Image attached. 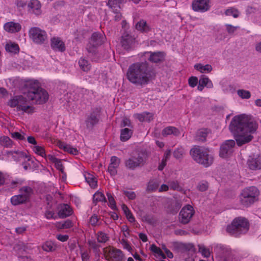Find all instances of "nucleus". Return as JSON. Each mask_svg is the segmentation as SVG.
I'll list each match as a JSON object with an SVG mask.
<instances>
[{
	"label": "nucleus",
	"instance_id": "1",
	"mask_svg": "<svg viewBox=\"0 0 261 261\" xmlns=\"http://www.w3.org/2000/svg\"><path fill=\"white\" fill-rule=\"evenodd\" d=\"M257 124L252 119L244 116H234L229 125V129L233 134L238 146L251 141L253 136L251 134L254 133Z\"/></svg>",
	"mask_w": 261,
	"mask_h": 261
},
{
	"label": "nucleus",
	"instance_id": "2",
	"mask_svg": "<svg viewBox=\"0 0 261 261\" xmlns=\"http://www.w3.org/2000/svg\"><path fill=\"white\" fill-rule=\"evenodd\" d=\"M128 80L137 86L147 85L150 80V71L146 62L130 65L127 71Z\"/></svg>",
	"mask_w": 261,
	"mask_h": 261
},
{
	"label": "nucleus",
	"instance_id": "3",
	"mask_svg": "<svg viewBox=\"0 0 261 261\" xmlns=\"http://www.w3.org/2000/svg\"><path fill=\"white\" fill-rule=\"evenodd\" d=\"M149 154L144 149L133 152L130 156L124 161L125 167L130 170H135L137 168L144 166L148 161Z\"/></svg>",
	"mask_w": 261,
	"mask_h": 261
},
{
	"label": "nucleus",
	"instance_id": "4",
	"mask_svg": "<svg viewBox=\"0 0 261 261\" xmlns=\"http://www.w3.org/2000/svg\"><path fill=\"white\" fill-rule=\"evenodd\" d=\"M192 159L197 163L205 167L211 166L213 162V157L209 154L208 149L199 146H195L190 151Z\"/></svg>",
	"mask_w": 261,
	"mask_h": 261
},
{
	"label": "nucleus",
	"instance_id": "5",
	"mask_svg": "<svg viewBox=\"0 0 261 261\" xmlns=\"http://www.w3.org/2000/svg\"><path fill=\"white\" fill-rule=\"evenodd\" d=\"M249 227V222L244 217L235 218L231 224L228 225L226 231L231 235L237 237L242 234L246 233Z\"/></svg>",
	"mask_w": 261,
	"mask_h": 261
},
{
	"label": "nucleus",
	"instance_id": "6",
	"mask_svg": "<svg viewBox=\"0 0 261 261\" xmlns=\"http://www.w3.org/2000/svg\"><path fill=\"white\" fill-rule=\"evenodd\" d=\"M259 195V190L254 186L243 189L240 196V201L245 206L248 207L257 201Z\"/></svg>",
	"mask_w": 261,
	"mask_h": 261
},
{
	"label": "nucleus",
	"instance_id": "7",
	"mask_svg": "<svg viewBox=\"0 0 261 261\" xmlns=\"http://www.w3.org/2000/svg\"><path fill=\"white\" fill-rule=\"evenodd\" d=\"M28 99L21 95L15 96L11 99L9 105L12 107H16L17 111H22L25 113L33 112L32 107L29 106Z\"/></svg>",
	"mask_w": 261,
	"mask_h": 261
},
{
	"label": "nucleus",
	"instance_id": "8",
	"mask_svg": "<svg viewBox=\"0 0 261 261\" xmlns=\"http://www.w3.org/2000/svg\"><path fill=\"white\" fill-rule=\"evenodd\" d=\"M27 96L34 103L39 105L46 102L48 99V93L42 88L36 91H28Z\"/></svg>",
	"mask_w": 261,
	"mask_h": 261
},
{
	"label": "nucleus",
	"instance_id": "9",
	"mask_svg": "<svg viewBox=\"0 0 261 261\" xmlns=\"http://www.w3.org/2000/svg\"><path fill=\"white\" fill-rule=\"evenodd\" d=\"M29 35L34 42L43 44L47 40L46 33L37 27L32 28L29 31Z\"/></svg>",
	"mask_w": 261,
	"mask_h": 261
},
{
	"label": "nucleus",
	"instance_id": "10",
	"mask_svg": "<svg viewBox=\"0 0 261 261\" xmlns=\"http://www.w3.org/2000/svg\"><path fill=\"white\" fill-rule=\"evenodd\" d=\"M236 142L233 140L225 141L220 146L219 155L222 158H227L232 154Z\"/></svg>",
	"mask_w": 261,
	"mask_h": 261
},
{
	"label": "nucleus",
	"instance_id": "11",
	"mask_svg": "<svg viewBox=\"0 0 261 261\" xmlns=\"http://www.w3.org/2000/svg\"><path fill=\"white\" fill-rule=\"evenodd\" d=\"M194 214V210L190 205L184 206L179 214V222L184 224L188 223Z\"/></svg>",
	"mask_w": 261,
	"mask_h": 261
},
{
	"label": "nucleus",
	"instance_id": "12",
	"mask_svg": "<svg viewBox=\"0 0 261 261\" xmlns=\"http://www.w3.org/2000/svg\"><path fill=\"white\" fill-rule=\"evenodd\" d=\"M192 8L195 11L206 12L210 8V0H194L192 3Z\"/></svg>",
	"mask_w": 261,
	"mask_h": 261
},
{
	"label": "nucleus",
	"instance_id": "13",
	"mask_svg": "<svg viewBox=\"0 0 261 261\" xmlns=\"http://www.w3.org/2000/svg\"><path fill=\"white\" fill-rule=\"evenodd\" d=\"M149 61L152 63H161L164 61L166 54L163 51L152 52L145 53Z\"/></svg>",
	"mask_w": 261,
	"mask_h": 261
},
{
	"label": "nucleus",
	"instance_id": "14",
	"mask_svg": "<svg viewBox=\"0 0 261 261\" xmlns=\"http://www.w3.org/2000/svg\"><path fill=\"white\" fill-rule=\"evenodd\" d=\"M99 120V114L97 109L93 111L87 116L85 123L87 128L91 129L93 127L98 123Z\"/></svg>",
	"mask_w": 261,
	"mask_h": 261
},
{
	"label": "nucleus",
	"instance_id": "15",
	"mask_svg": "<svg viewBox=\"0 0 261 261\" xmlns=\"http://www.w3.org/2000/svg\"><path fill=\"white\" fill-rule=\"evenodd\" d=\"M248 167L251 170H256L261 169V154L250 156L247 161Z\"/></svg>",
	"mask_w": 261,
	"mask_h": 261
},
{
	"label": "nucleus",
	"instance_id": "16",
	"mask_svg": "<svg viewBox=\"0 0 261 261\" xmlns=\"http://www.w3.org/2000/svg\"><path fill=\"white\" fill-rule=\"evenodd\" d=\"M134 40L135 38L132 35L127 33H124L121 37V45L124 49L128 50L131 48Z\"/></svg>",
	"mask_w": 261,
	"mask_h": 261
},
{
	"label": "nucleus",
	"instance_id": "17",
	"mask_svg": "<svg viewBox=\"0 0 261 261\" xmlns=\"http://www.w3.org/2000/svg\"><path fill=\"white\" fill-rule=\"evenodd\" d=\"M50 46L55 51L63 52L66 48L64 43L59 37H53L51 39Z\"/></svg>",
	"mask_w": 261,
	"mask_h": 261
},
{
	"label": "nucleus",
	"instance_id": "18",
	"mask_svg": "<svg viewBox=\"0 0 261 261\" xmlns=\"http://www.w3.org/2000/svg\"><path fill=\"white\" fill-rule=\"evenodd\" d=\"M28 10L30 13L35 15H39L41 13V4L38 0H31L28 5Z\"/></svg>",
	"mask_w": 261,
	"mask_h": 261
},
{
	"label": "nucleus",
	"instance_id": "19",
	"mask_svg": "<svg viewBox=\"0 0 261 261\" xmlns=\"http://www.w3.org/2000/svg\"><path fill=\"white\" fill-rule=\"evenodd\" d=\"M4 30L10 33H15L20 31L21 26L20 23L14 21L6 23L4 25Z\"/></svg>",
	"mask_w": 261,
	"mask_h": 261
},
{
	"label": "nucleus",
	"instance_id": "20",
	"mask_svg": "<svg viewBox=\"0 0 261 261\" xmlns=\"http://www.w3.org/2000/svg\"><path fill=\"white\" fill-rule=\"evenodd\" d=\"M105 36L100 33H93L91 37L89 42L93 45H101L104 42Z\"/></svg>",
	"mask_w": 261,
	"mask_h": 261
},
{
	"label": "nucleus",
	"instance_id": "21",
	"mask_svg": "<svg viewBox=\"0 0 261 261\" xmlns=\"http://www.w3.org/2000/svg\"><path fill=\"white\" fill-rule=\"evenodd\" d=\"M58 216L60 218L63 219L70 216L72 210L67 204H61L59 206Z\"/></svg>",
	"mask_w": 261,
	"mask_h": 261
},
{
	"label": "nucleus",
	"instance_id": "22",
	"mask_svg": "<svg viewBox=\"0 0 261 261\" xmlns=\"http://www.w3.org/2000/svg\"><path fill=\"white\" fill-rule=\"evenodd\" d=\"M19 192L29 202L33 194V190L31 187L23 186L19 189Z\"/></svg>",
	"mask_w": 261,
	"mask_h": 261
},
{
	"label": "nucleus",
	"instance_id": "23",
	"mask_svg": "<svg viewBox=\"0 0 261 261\" xmlns=\"http://www.w3.org/2000/svg\"><path fill=\"white\" fill-rule=\"evenodd\" d=\"M179 134V130L177 128L173 126H168L165 128L162 132V135L164 137L171 135H173L175 136H178Z\"/></svg>",
	"mask_w": 261,
	"mask_h": 261
},
{
	"label": "nucleus",
	"instance_id": "24",
	"mask_svg": "<svg viewBox=\"0 0 261 261\" xmlns=\"http://www.w3.org/2000/svg\"><path fill=\"white\" fill-rule=\"evenodd\" d=\"M5 49L7 52L16 54L19 53V47L17 44L9 41L5 45Z\"/></svg>",
	"mask_w": 261,
	"mask_h": 261
},
{
	"label": "nucleus",
	"instance_id": "25",
	"mask_svg": "<svg viewBox=\"0 0 261 261\" xmlns=\"http://www.w3.org/2000/svg\"><path fill=\"white\" fill-rule=\"evenodd\" d=\"M11 202L13 205H18L27 203L28 201L20 194H19L11 197Z\"/></svg>",
	"mask_w": 261,
	"mask_h": 261
},
{
	"label": "nucleus",
	"instance_id": "26",
	"mask_svg": "<svg viewBox=\"0 0 261 261\" xmlns=\"http://www.w3.org/2000/svg\"><path fill=\"white\" fill-rule=\"evenodd\" d=\"M194 68L201 73H209L213 70L212 66L210 64L203 65L202 64H196L194 65Z\"/></svg>",
	"mask_w": 261,
	"mask_h": 261
},
{
	"label": "nucleus",
	"instance_id": "27",
	"mask_svg": "<svg viewBox=\"0 0 261 261\" xmlns=\"http://www.w3.org/2000/svg\"><path fill=\"white\" fill-rule=\"evenodd\" d=\"M96 45H93L91 43H89L87 44L86 47V49L88 52V56L92 58L93 60H95L96 59V57L97 56V50Z\"/></svg>",
	"mask_w": 261,
	"mask_h": 261
},
{
	"label": "nucleus",
	"instance_id": "28",
	"mask_svg": "<svg viewBox=\"0 0 261 261\" xmlns=\"http://www.w3.org/2000/svg\"><path fill=\"white\" fill-rule=\"evenodd\" d=\"M133 130L128 128H125L121 130L120 140L122 141L128 140L132 136Z\"/></svg>",
	"mask_w": 261,
	"mask_h": 261
},
{
	"label": "nucleus",
	"instance_id": "29",
	"mask_svg": "<svg viewBox=\"0 0 261 261\" xmlns=\"http://www.w3.org/2000/svg\"><path fill=\"white\" fill-rule=\"evenodd\" d=\"M136 117L140 122L148 121L149 122L153 119V115L150 113H144L142 114H138L136 115Z\"/></svg>",
	"mask_w": 261,
	"mask_h": 261
},
{
	"label": "nucleus",
	"instance_id": "30",
	"mask_svg": "<svg viewBox=\"0 0 261 261\" xmlns=\"http://www.w3.org/2000/svg\"><path fill=\"white\" fill-rule=\"evenodd\" d=\"M79 65L81 70L83 71L87 72L91 68V65L89 61L83 58H81L79 59Z\"/></svg>",
	"mask_w": 261,
	"mask_h": 261
},
{
	"label": "nucleus",
	"instance_id": "31",
	"mask_svg": "<svg viewBox=\"0 0 261 261\" xmlns=\"http://www.w3.org/2000/svg\"><path fill=\"white\" fill-rule=\"evenodd\" d=\"M123 2V0H108L107 5L113 11H117L118 9H120V4Z\"/></svg>",
	"mask_w": 261,
	"mask_h": 261
},
{
	"label": "nucleus",
	"instance_id": "32",
	"mask_svg": "<svg viewBox=\"0 0 261 261\" xmlns=\"http://www.w3.org/2000/svg\"><path fill=\"white\" fill-rule=\"evenodd\" d=\"M111 254L116 261H121L124 257L122 251L118 249H113L111 252Z\"/></svg>",
	"mask_w": 261,
	"mask_h": 261
},
{
	"label": "nucleus",
	"instance_id": "33",
	"mask_svg": "<svg viewBox=\"0 0 261 261\" xmlns=\"http://www.w3.org/2000/svg\"><path fill=\"white\" fill-rule=\"evenodd\" d=\"M207 130L205 129H199L197 132L195 139L199 141H204L207 136Z\"/></svg>",
	"mask_w": 261,
	"mask_h": 261
},
{
	"label": "nucleus",
	"instance_id": "34",
	"mask_svg": "<svg viewBox=\"0 0 261 261\" xmlns=\"http://www.w3.org/2000/svg\"><path fill=\"white\" fill-rule=\"evenodd\" d=\"M136 28L138 31L144 32H147L150 30V28L147 24L146 22L143 20H141L137 23Z\"/></svg>",
	"mask_w": 261,
	"mask_h": 261
},
{
	"label": "nucleus",
	"instance_id": "35",
	"mask_svg": "<svg viewBox=\"0 0 261 261\" xmlns=\"http://www.w3.org/2000/svg\"><path fill=\"white\" fill-rule=\"evenodd\" d=\"M13 141L8 136H2L0 137V145L5 147H11Z\"/></svg>",
	"mask_w": 261,
	"mask_h": 261
},
{
	"label": "nucleus",
	"instance_id": "36",
	"mask_svg": "<svg viewBox=\"0 0 261 261\" xmlns=\"http://www.w3.org/2000/svg\"><path fill=\"white\" fill-rule=\"evenodd\" d=\"M42 249L46 252H52L56 250V246L51 241H46L42 246Z\"/></svg>",
	"mask_w": 261,
	"mask_h": 261
},
{
	"label": "nucleus",
	"instance_id": "37",
	"mask_svg": "<svg viewBox=\"0 0 261 261\" xmlns=\"http://www.w3.org/2000/svg\"><path fill=\"white\" fill-rule=\"evenodd\" d=\"M27 86L29 88V91H33L40 88L39 87V83L37 81L30 80L28 81L26 84Z\"/></svg>",
	"mask_w": 261,
	"mask_h": 261
},
{
	"label": "nucleus",
	"instance_id": "38",
	"mask_svg": "<svg viewBox=\"0 0 261 261\" xmlns=\"http://www.w3.org/2000/svg\"><path fill=\"white\" fill-rule=\"evenodd\" d=\"M199 82L207 88H212L213 87L212 82L208 79V77L204 75L200 77Z\"/></svg>",
	"mask_w": 261,
	"mask_h": 261
},
{
	"label": "nucleus",
	"instance_id": "39",
	"mask_svg": "<svg viewBox=\"0 0 261 261\" xmlns=\"http://www.w3.org/2000/svg\"><path fill=\"white\" fill-rule=\"evenodd\" d=\"M159 186V184L157 180H151L148 182L146 190L149 192H153L158 188Z\"/></svg>",
	"mask_w": 261,
	"mask_h": 261
},
{
	"label": "nucleus",
	"instance_id": "40",
	"mask_svg": "<svg viewBox=\"0 0 261 261\" xmlns=\"http://www.w3.org/2000/svg\"><path fill=\"white\" fill-rule=\"evenodd\" d=\"M122 209L123 211V212H124L126 217H127V219L128 220V221L130 222H134L135 220V219L134 217V216H133V215L132 214L130 211H129V210L128 209L127 206L125 204H123L122 205Z\"/></svg>",
	"mask_w": 261,
	"mask_h": 261
},
{
	"label": "nucleus",
	"instance_id": "41",
	"mask_svg": "<svg viewBox=\"0 0 261 261\" xmlns=\"http://www.w3.org/2000/svg\"><path fill=\"white\" fill-rule=\"evenodd\" d=\"M93 200L95 203L98 201H107L104 194L100 192H97L93 195Z\"/></svg>",
	"mask_w": 261,
	"mask_h": 261
},
{
	"label": "nucleus",
	"instance_id": "42",
	"mask_svg": "<svg viewBox=\"0 0 261 261\" xmlns=\"http://www.w3.org/2000/svg\"><path fill=\"white\" fill-rule=\"evenodd\" d=\"M85 176L86 181L91 187L94 188L97 185V181L92 174H87Z\"/></svg>",
	"mask_w": 261,
	"mask_h": 261
},
{
	"label": "nucleus",
	"instance_id": "43",
	"mask_svg": "<svg viewBox=\"0 0 261 261\" xmlns=\"http://www.w3.org/2000/svg\"><path fill=\"white\" fill-rule=\"evenodd\" d=\"M185 154V149L182 147H179L173 151V156L176 159H180L182 158Z\"/></svg>",
	"mask_w": 261,
	"mask_h": 261
},
{
	"label": "nucleus",
	"instance_id": "44",
	"mask_svg": "<svg viewBox=\"0 0 261 261\" xmlns=\"http://www.w3.org/2000/svg\"><path fill=\"white\" fill-rule=\"evenodd\" d=\"M168 183L171 189L178 191L182 190L181 187L179 185V182L177 180H170Z\"/></svg>",
	"mask_w": 261,
	"mask_h": 261
},
{
	"label": "nucleus",
	"instance_id": "45",
	"mask_svg": "<svg viewBox=\"0 0 261 261\" xmlns=\"http://www.w3.org/2000/svg\"><path fill=\"white\" fill-rule=\"evenodd\" d=\"M225 14L227 16H232L234 18H237L240 15L239 11L233 8L228 9L225 11Z\"/></svg>",
	"mask_w": 261,
	"mask_h": 261
},
{
	"label": "nucleus",
	"instance_id": "46",
	"mask_svg": "<svg viewBox=\"0 0 261 261\" xmlns=\"http://www.w3.org/2000/svg\"><path fill=\"white\" fill-rule=\"evenodd\" d=\"M238 95L243 99H249L251 97L250 92L246 90L239 89L237 91Z\"/></svg>",
	"mask_w": 261,
	"mask_h": 261
},
{
	"label": "nucleus",
	"instance_id": "47",
	"mask_svg": "<svg viewBox=\"0 0 261 261\" xmlns=\"http://www.w3.org/2000/svg\"><path fill=\"white\" fill-rule=\"evenodd\" d=\"M150 249L152 252L157 253L160 255L163 258L165 259L166 258V256L164 254L162 250L160 248L156 247L154 244H152L150 246Z\"/></svg>",
	"mask_w": 261,
	"mask_h": 261
},
{
	"label": "nucleus",
	"instance_id": "48",
	"mask_svg": "<svg viewBox=\"0 0 261 261\" xmlns=\"http://www.w3.org/2000/svg\"><path fill=\"white\" fill-rule=\"evenodd\" d=\"M97 239L98 242L103 243L108 240L109 237L106 233L102 231H99L97 232Z\"/></svg>",
	"mask_w": 261,
	"mask_h": 261
},
{
	"label": "nucleus",
	"instance_id": "49",
	"mask_svg": "<svg viewBox=\"0 0 261 261\" xmlns=\"http://www.w3.org/2000/svg\"><path fill=\"white\" fill-rule=\"evenodd\" d=\"M33 151L37 154L42 156H45V152L44 148L40 146H34L33 147Z\"/></svg>",
	"mask_w": 261,
	"mask_h": 261
},
{
	"label": "nucleus",
	"instance_id": "50",
	"mask_svg": "<svg viewBox=\"0 0 261 261\" xmlns=\"http://www.w3.org/2000/svg\"><path fill=\"white\" fill-rule=\"evenodd\" d=\"M199 251L201 253L204 257H208L210 256V251L208 249L205 248L203 245H198Z\"/></svg>",
	"mask_w": 261,
	"mask_h": 261
},
{
	"label": "nucleus",
	"instance_id": "51",
	"mask_svg": "<svg viewBox=\"0 0 261 261\" xmlns=\"http://www.w3.org/2000/svg\"><path fill=\"white\" fill-rule=\"evenodd\" d=\"M223 257L224 258V261H231L232 258L231 256V252L228 249L223 248Z\"/></svg>",
	"mask_w": 261,
	"mask_h": 261
},
{
	"label": "nucleus",
	"instance_id": "52",
	"mask_svg": "<svg viewBox=\"0 0 261 261\" xmlns=\"http://www.w3.org/2000/svg\"><path fill=\"white\" fill-rule=\"evenodd\" d=\"M107 195L108 196V198L109 200V206H110L111 208L113 210H116L117 207L116 205V202L115 201L114 197L110 193H107Z\"/></svg>",
	"mask_w": 261,
	"mask_h": 261
},
{
	"label": "nucleus",
	"instance_id": "53",
	"mask_svg": "<svg viewBox=\"0 0 261 261\" xmlns=\"http://www.w3.org/2000/svg\"><path fill=\"white\" fill-rule=\"evenodd\" d=\"M208 187V184L206 181L202 180L199 182L197 185V189L201 192L206 191Z\"/></svg>",
	"mask_w": 261,
	"mask_h": 261
},
{
	"label": "nucleus",
	"instance_id": "54",
	"mask_svg": "<svg viewBox=\"0 0 261 261\" xmlns=\"http://www.w3.org/2000/svg\"><path fill=\"white\" fill-rule=\"evenodd\" d=\"M120 164V159L116 156H113L111 159V163L110 165L113 167H118Z\"/></svg>",
	"mask_w": 261,
	"mask_h": 261
},
{
	"label": "nucleus",
	"instance_id": "55",
	"mask_svg": "<svg viewBox=\"0 0 261 261\" xmlns=\"http://www.w3.org/2000/svg\"><path fill=\"white\" fill-rule=\"evenodd\" d=\"M189 85L190 87L194 88L198 83V78L196 76H191L188 80Z\"/></svg>",
	"mask_w": 261,
	"mask_h": 261
},
{
	"label": "nucleus",
	"instance_id": "56",
	"mask_svg": "<svg viewBox=\"0 0 261 261\" xmlns=\"http://www.w3.org/2000/svg\"><path fill=\"white\" fill-rule=\"evenodd\" d=\"M225 27L226 30L229 34H233L239 28L238 26L234 27L229 24H226Z\"/></svg>",
	"mask_w": 261,
	"mask_h": 261
},
{
	"label": "nucleus",
	"instance_id": "57",
	"mask_svg": "<svg viewBox=\"0 0 261 261\" xmlns=\"http://www.w3.org/2000/svg\"><path fill=\"white\" fill-rule=\"evenodd\" d=\"M123 193L130 200H134L136 197V193L133 191H124Z\"/></svg>",
	"mask_w": 261,
	"mask_h": 261
},
{
	"label": "nucleus",
	"instance_id": "58",
	"mask_svg": "<svg viewBox=\"0 0 261 261\" xmlns=\"http://www.w3.org/2000/svg\"><path fill=\"white\" fill-rule=\"evenodd\" d=\"M120 242L124 249L127 250L128 251H131L132 248L126 240L122 239L120 241Z\"/></svg>",
	"mask_w": 261,
	"mask_h": 261
},
{
	"label": "nucleus",
	"instance_id": "59",
	"mask_svg": "<svg viewBox=\"0 0 261 261\" xmlns=\"http://www.w3.org/2000/svg\"><path fill=\"white\" fill-rule=\"evenodd\" d=\"M12 138L19 140H23L25 139L24 136L18 132H14L11 134Z\"/></svg>",
	"mask_w": 261,
	"mask_h": 261
},
{
	"label": "nucleus",
	"instance_id": "60",
	"mask_svg": "<svg viewBox=\"0 0 261 261\" xmlns=\"http://www.w3.org/2000/svg\"><path fill=\"white\" fill-rule=\"evenodd\" d=\"M65 151L68 152L72 154H77L78 153V151L76 148L72 147L70 145H68L67 147H66V149Z\"/></svg>",
	"mask_w": 261,
	"mask_h": 261
},
{
	"label": "nucleus",
	"instance_id": "61",
	"mask_svg": "<svg viewBox=\"0 0 261 261\" xmlns=\"http://www.w3.org/2000/svg\"><path fill=\"white\" fill-rule=\"evenodd\" d=\"M45 217L47 219H56L57 218V216L55 215V213L53 211H47L45 212Z\"/></svg>",
	"mask_w": 261,
	"mask_h": 261
},
{
	"label": "nucleus",
	"instance_id": "62",
	"mask_svg": "<svg viewBox=\"0 0 261 261\" xmlns=\"http://www.w3.org/2000/svg\"><path fill=\"white\" fill-rule=\"evenodd\" d=\"M120 125L121 127L130 126L131 123L130 120L127 118H123L121 121Z\"/></svg>",
	"mask_w": 261,
	"mask_h": 261
},
{
	"label": "nucleus",
	"instance_id": "63",
	"mask_svg": "<svg viewBox=\"0 0 261 261\" xmlns=\"http://www.w3.org/2000/svg\"><path fill=\"white\" fill-rule=\"evenodd\" d=\"M82 261H89L90 255L87 251L81 252Z\"/></svg>",
	"mask_w": 261,
	"mask_h": 261
},
{
	"label": "nucleus",
	"instance_id": "64",
	"mask_svg": "<svg viewBox=\"0 0 261 261\" xmlns=\"http://www.w3.org/2000/svg\"><path fill=\"white\" fill-rule=\"evenodd\" d=\"M98 221V219L97 216L96 215H93L90 219V223L93 225L95 226L97 224Z\"/></svg>",
	"mask_w": 261,
	"mask_h": 261
}]
</instances>
